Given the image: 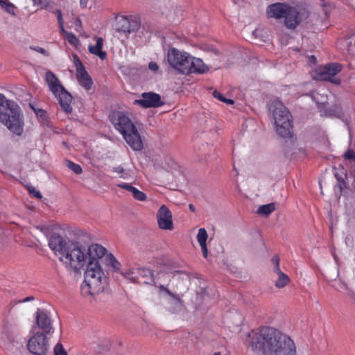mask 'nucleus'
I'll use <instances>...</instances> for the list:
<instances>
[{"label":"nucleus","instance_id":"1","mask_svg":"<svg viewBox=\"0 0 355 355\" xmlns=\"http://www.w3.org/2000/svg\"><path fill=\"white\" fill-rule=\"evenodd\" d=\"M252 346L262 351L263 355H297L294 341L277 329L262 327Z\"/></svg>","mask_w":355,"mask_h":355},{"label":"nucleus","instance_id":"2","mask_svg":"<svg viewBox=\"0 0 355 355\" xmlns=\"http://www.w3.org/2000/svg\"><path fill=\"white\" fill-rule=\"evenodd\" d=\"M48 245L67 268L79 271L86 262V255L78 243L67 241L62 235L52 233L48 239Z\"/></svg>","mask_w":355,"mask_h":355},{"label":"nucleus","instance_id":"3","mask_svg":"<svg viewBox=\"0 0 355 355\" xmlns=\"http://www.w3.org/2000/svg\"><path fill=\"white\" fill-rule=\"evenodd\" d=\"M167 62L171 67L184 75L202 74L208 71V67L201 59L174 47L168 49Z\"/></svg>","mask_w":355,"mask_h":355},{"label":"nucleus","instance_id":"4","mask_svg":"<svg viewBox=\"0 0 355 355\" xmlns=\"http://www.w3.org/2000/svg\"><path fill=\"white\" fill-rule=\"evenodd\" d=\"M109 119L114 128L122 135L127 144L135 150L143 148L141 136L128 115L121 110H112Z\"/></svg>","mask_w":355,"mask_h":355},{"label":"nucleus","instance_id":"5","mask_svg":"<svg viewBox=\"0 0 355 355\" xmlns=\"http://www.w3.org/2000/svg\"><path fill=\"white\" fill-rule=\"evenodd\" d=\"M0 121L13 134L20 136L23 133L24 121L19 107L2 94H0Z\"/></svg>","mask_w":355,"mask_h":355},{"label":"nucleus","instance_id":"6","mask_svg":"<svg viewBox=\"0 0 355 355\" xmlns=\"http://www.w3.org/2000/svg\"><path fill=\"white\" fill-rule=\"evenodd\" d=\"M124 275L132 282L153 285L157 287L160 295L164 293L172 298L176 309H180L182 307L183 302L180 295L171 292L167 287L158 284L151 270L146 268H136L129 270Z\"/></svg>","mask_w":355,"mask_h":355},{"label":"nucleus","instance_id":"7","mask_svg":"<svg viewBox=\"0 0 355 355\" xmlns=\"http://www.w3.org/2000/svg\"><path fill=\"white\" fill-rule=\"evenodd\" d=\"M104 272L98 261H89L81 284V294L84 297L94 295L103 290Z\"/></svg>","mask_w":355,"mask_h":355},{"label":"nucleus","instance_id":"8","mask_svg":"<svg viewBox=\"0 0 355 355\" xmlns=\"http://www.w3.org/2000/svg\"><path fill=\"white\" fill-rule=\"evenodd\" d=\"M270 111L276 127V131L282 137H289L292 133L291 115L288 110L279 100H274L270 105Z\"/></svg>","mask_w":355,"mask_h":355},{"label":"nucleus","instance_id":"9","mask_svg":"<svg viewBox=\"0 0 355 355\" xmlns=\"http://www.w3.org/2000/svg\"><path fill=\"white\" fill-rule=\"evenodd\" d=\"M45 79L49 90L58 100L62 110L67 114L71 113L73 111L71 105L73 100L71 94L66 90L53 72L50 71H47L46 73Z\"/></svg>","mask_w":355,"mask_h":355},{"label":"nucleus","instance_id":"10","mask_svg":"<svg viewBox=\"0 0 355 355\" xmlns=\"http://www.w3.org/2000/svg\"><path fill=\"white\" fill-rule=\"evenodd\" d=\"M46 336V334L39 331L33 334L28 342V351L35 355H45L49 349Z\"/></svg>","mask_w":355,"mask_h":355},{"label":"nucleus","instance_id":"11","mask_svg":"<svg viewBox=\"0 0 355 355\" xmlns=\"http://www.w3.org/2000/svg\"><path fill=\"white\" fill-rule=\"evenodd\" d=\"M342 69V65L332 62L321 67L315 72L314 78L319 80H327L335 85H339L340 80L336 77V75Z\"/></svg>","mask_w":355,"mask_h":355},{"label":"nucleus","instance_id":"12","mask_svg":"<svg viewBox=\"0 0 355 355\" xmlns=\"http://www.w3.org/2000/svg\"><path fill=\"white\" fill-rule=\"evenodd\" d=\"M73 62L76 67V78L78 83L86 90L90 89L93 85V80L86 71L81 60L76 55H73Z\"/></svg>","mask_w":355,"mask_h":355},{"label":"nucleus","instance_id":"13","mask_svg":"<svg viewBox=\"0 0 355 355\" xmlns=\"http://www.w3.org/2000/svg\"><path fill=\"white\" fill-rule=\"evenodd\" d=\"M164 104L159 94L149 92L141 94V98L134 101V105H140L143 108L159 107Z\"/></svg>","mask_w":355,"mask_h":355},{"label":"nucleus","instance_id":"14","mask_svg":"<svg viewBox=\"0 0 355 355\" xmlns=\"http://www.w3.org/2000/svg\"><path fill=\"white\" fill-rule=\"evenodd\" d=\"M158 226L164 230H172L173 229L172 213L164 205H162L157 213Z\"/></svg>","mask_w":355,"mask_h":355},{"label":"nucleus","instance_id":"15","mask_svg":"<svg viewBox=\"0 0 355 355\" xmlns=\"http://www.w3.org/2000/svg\"><path fill=\"white\" fill-rule=\"evenodd\" d=\"M36 323L38 328L42 331V333L46 335L53 333L52 320L46 311L37 309L36 312Z\"/></svg>","mask_w":355,"mask_h":355},{"label":"nucleus","instance_id":"16","mask_svg":"<svg viewBox=\"0 0 355 355\" xmlns=\"http://www.w3.org/2000/svg\"><path fill=\"white\" fill-rule=\"evenodd\" d=\"M140 24L138 20L132 17H121L118 19L117 31L124 33L130 34L139 29Z\"/></svg>","mask_w":355,"mask_h":355},{"label":"nucleus","instance_id":"17","mask_svg":"<svg viewBox=\"0 0 355 355\" xmlns=\"http://www.w3.org/2000/svg\"><path fill=\"white\" fill-rule=\"evenodd\" d=\"M271 261L274 264L273 271L277 275V279L275 282V286L278 288L285 287L290 282V278L280 270L279 258L275 255L272 258Z\"/></svg>","mask_w":355,"mask_h":355},{"label":"nucleus","instance_id":"18","mask_svg":"<svg viewBox=\"0 0 355 355\" xmlns=\"http://www.w3.org/2000/svg\"><path fill=\"white\" fill-rule=\"evenodd\" d=\"M107 250L99 244H92L89 246L86 255V260L89 261H98L106 254Z\"/></svg>","mask_w":355,"mask_h":355},{"label":"nucleus","instance_id":"19","mask_svg":"<svg viewBox=\"0 0 355 355\" xmlns=\"http://www.w3.org/2000/svg\"><path fill=\"white\" fill-rule=\"evenodd\" d=\"M287 10H289V6L285 3H275L268 7L267 15L269 18L281 19L284 17Z\"/></svg>","mask_w":355,"mask_h":355},{"label":"nucleus","instance_id":"20","mask_svg":"<svg viewBox=\"0 0 355 355\" xmlns=\"http://www.w3.org/2000/svg\"><path fill=\"white\" fill-rule=\"evenodd\" d=\"M285 17V25L287 28L293 29L300 22L299 12L295 8L289 6V10L286 11Z\"/></svg>","mask_w":355,"mask_h":355},{"label":"nucleus","instance_id":"21","mask_svg":"<svg viewBox=\"0 0 355 355\" xmlns=\"http://www.w3.org/2000/svg\"><path fill=\"white\" fill-rule=\"evenodd\" d=\"M330 286L340 293H347L349 297L355 300L354 292L352 289L349 288L347 284L340 279H334L330 283Z\"/></svg>","mask_w":355,"mask_h":355},{"label":"nucleus","instance_id":"22","mask_svg":"<svg viewBox=\"0 0 355 355\" xmlns=\"http://www.w3.org/2000/svg\"><path fill=\"white\" fill-rule=\"evenodd\" d=\"M103 45V40L102 37H98L96 43L94 46L89 45L88 47L89 51L96 56H98L100 59L105 60L107 57L105 51H102Z\"/></svg>","mask_w":355,"mask_h":355},{"label":"nucleus","instance_id":"23","mask_svg":"<svg viewBox=\"0 0 355 355\" xmlns=\"http://www.w3.org/2000/svg\"><path fill=\"white\" fill-rule=\"evenodd\" d=\"M320 114L321 116L340 118L343 116L342 108L340 105L337 104L331 107H328L327 105L324 109V105H322Z\"/></svg>","mask_w":355,"mask_h":355},{"label":"nucleus","instance_id":"24","mask_svg":"<svg viewBox=\"0 0 355 355\" xmlns=\"http://www.w3.org/2000/svg\"><path fill=\"white\" fill-rule=\"evenodd\" d=\"M311 97L318 105V109L321 112L322 105H324V109L327 107V95L320 94L319 92H313L311 93Z\"/></svg>","mask_w":355,"mask_h":355},{"label":"nucleus","instance_id":"25","mask_svg":"<svg viewBox=\"0 0 355 355\" xmlns=\"http://www.w3.org/2000/svg\"><path fill=\"white\" fill-rule=\"evenodd\" d=\"M105 264L108 266L113 268L115 270H119L120 268V263L117 261V259L114 257V256L110 253L107 254L105 256Z\"/></svg>","mask_w":355,"mask_h":355},{"label":"nucleus","instance_id":"26","mask_svg":"<svg viewBox=\"0 0 355 355\" xmlns=\"http://www.w3.org/2000/svg\"><path fill=\"white\" fill-rule=\"evenodd\" d=\"M275 209L274 203H269L259 207L257 213L260 215L267 216L271 214Z\"/></svg>","mask_w":355,"mask_h":355},{"label":"nucleus","instance_id":"27","mask_svg":"<svg viewBox=\"0 0 355 355\" xmlns=\"http://www.w3.org/2000/svg\"><path fill=\"white\" fill-rule=\"evenodd\" d=\"M0 6L2 9L6 11L8 13L15 15L16 7L14 4L8 1V0H0Z\"/></svg>","mask_w":355,"mask_h":355},{"label":"nucleus","instance_id":"28","mask_svg":"<svg viewBox=\"0 0 355 355\" xmlns=\"http://www.w3.org/2000/svg\"><path fill=\"white\" fill-rule=\"evenodd\" d=\"M112 171L120 175V178L124 180L129 179L130 178V173L129 171L125 170L121 166H114L112 168Z\"/></svg>","mask_w":355,"mask_h":355},{"label":"nucleus","instance_id":"29","mask_svg":"<svg viewBox=\"0 0 355 355\" xmlns=\"http://www.w3.org/2000/svg\"><path fill=\"white\" fill-rule=\"evenodd\" d=\"M37 117L40 120L42 123L46 124L48 123V114L46 112L40 108L33 107Z\"/></svg>","mask_w":355,"mask_h":355},{"label":"nucleus","instance_id":"30","mask_svg":"<svg viewBox=\"0 0 355 355\" xmlns=\"http://www.w3.org/2000/svg\"><path fill=\"white\" fill-rule=\"evenodd\" d=\"M207 233L205 228H200L197 234V240L200 245L207 244Z\"/></svg>","mask_w":355,"mask_h":355},{"label":"nucleus","instance_id":"31","mask_svg":"<svg viewBox=\"0 0 355 355\" xmlns=\"http://www.w3.org/2000/svg\"><path fill=\"white\" fill-rule=\"evenodd\" d=\"M64 34L65 39L68 41L69 44L71 45L76 46L78 44V40L77 37L72 33L67 32L64 30V31H61Z\"/></svg>","mask_w":355,"mask_h":355},{"label":"nucleus","instance_id":"32","mask_svg":"<svg viewBox=\"0 0 355 355\" xmlns=\"http://www.w3.org/2000/svg\"><path fill=\"white\" fill-rule=\"evenodd\" d=\"M67 166L76 174H80L83 171L81 166L70 160L67 161Z\"/></svg>","mask_w":355,"mask_h":355},{"label":"nucleus","instance_id":"33","mask_svg":"<svg viewBox=\"0 0 355 355\" xmlns=\"http://www.w3.org/2000/svg\"><path fill=\"white\" fill-rule=\"evenodd\" d=\"M213 96L215 98L220 101L221 102L225 103L228 105H232L234 103L233 100L226 98L225 97L223 96V95L220 92H219L216 90L214 92Z\"/></svg>","mask_w":355,"mask_h":355},{"label":"nucleus","instance_id":"34","mask_svg":"<svg viewBox=\"0 0 355 355\" xmlns=\"http://www.w3.org/2000/svg\"><path fill=\"white\" fill-rule=\"evenodd\" d=\"M132 195L135 200L141 202H144L147 199L146 195L143 191H139L137 188L135 189Z\"/></svg>","mask_w":355,"mask_h":355},{"label":"nucleus","instance_id":"35","mask_svg":"<svg viewBox=\"0 0 355 355\" xmlns=\"http://www.w3.org/2000/svg\"><path fill=\"white\" fill-rule=\"evenodd\" d=\"M34 6H40L41 8L49 9L51 2L49 0H32Z\"/></svg>","mask_w":355,"mask_h":355},{"label":"nucleus","instance_id":"36","mask_svg":"<svg viewBox=\"0 0 355 355\" xmlns=\"http://www.w3.org/2000/svg\"><path fill=\"white\" fill-rule=\"evenodd\" d=\"M55 13L57 15L58 21L59 24V28L60 29V31H64V21L62 18V11L60 9H57L55 10Z\"/></svg>","mask_w":355,"mask_h":355},{"label":"nucleus","instance_id":"37","mask_svg":"<svg viewBox=\"0 0 355 355\" xmlns=\"http://www.w3.org/2000/svg\"><path fill=\"white\" fill-rule=\"evenodd\" d=\"M117 187L123 189H125L126 191L130 192L131 193H133L136 187L132 186L131 184L125 182H122L117 184Z\"/></svg>","mask_w":355,"mask_h":355},{"label":"nucleus","instance_id":"38","mask_svg":"<svg viewBox=\"0 0 355 355\" xmlns=\"http://www.w3.org/2000/svg\"><path fill=\"white\" fill-rule=\"evenodd\" d=\"M55 355H67V352L61 345H56L54 349Z\"/></svg>","mask_w":355,"mask_h":355},{"label":"nucleus","instance_id":"39","mask_svg":"<svg viewBox=\"0 0 355 355\" xmlns=\"http://www.w3.org/2000/svg\"><path fill=\"white\" fill-rule=\"evenodd\" d=\"M31 49H33V51H37L45 56H48L49 55V53L48 52L43 48L42 47H40V46H31Z\"/></svg>","mask_w":355,"mask_h":355},{"label":"nucleus","instance_id":"40","mask_svg":"<svg viewBox=\"0 0 355 355\" xmlns=\"http://www.w3.org/2000/svg\"><path fill=\"white\" fill-rule=\"evenodd\" d=\"M345 157L349 159H354L355 152L352 150H348L345 154Z\"/></svg>","mask_w":355,"mask_h":355},{"label":"nucleus","instance_id":"41","mask_svg":"<svg viewBox=\"0 0 355 355\" xmlns=\"http://www.w3.org/2000/svg\"><path fill=\"white\" fill-rule=\"evenodd\" d=\"M29 191L32 193L35 197L38 199L42 198V196L38 190H36L35 188L29 189Z\"/></svg>","mask_w":355,"mask_h":355},{"label":"nucleus","instance_id":"42","mask_svg":"<svg viewBox=\"0 0 355 355\" xmlns=\"http://www.w3.org/2000/svg\"><path fill=\"white\" fill-rule=\"evenodd\" d=\"M148 68L149 69H150L151 71H154V72H156L158 71L159 69V66L158 64L155 62H150L148 64Z\"/></svg>","mask_w":355,"mask_h":355},{"label":"nucleus","instance_id":"43","mask_svg":"<svg viewBox=\"0 0 355 355\" xmlns=\"http://www.w3.org/2000/svg\"><path fill=\"white\" fill-rule=\"evenodd\" d=\"M200 247H201V250H202V252L203 257L205 258H207V254H208V250H207V244H204L202 245H200Z\"/></svg>","mask_w":355,"mask_h":355},{"label":"nucleus","instance_id":"44","mask_svg":"<svg viewBox=\"0 0 355 355\" xmlns=\"http://www.w3.org/2000/svg\"><path fill=\"white\" fill-rule=\"evenodd\" d=\"M33 297L29 296L19 301V303H25L33 300Z\"/></svg>","mask_w":355,"mask_h":355},{"label":"nucleus","instance_id":"45","mask_svg":"<svg viewBox=\"0 0 355 355\" xmlns=\"http://www.w3.org/2000/svg\"><path fill=\"white\" fill-rule=\"evenodd\" d=\"M346 125H347V128L348 131H349V137H351L352 128H351V126L349 125V124L347 122H346Z\"/></svg>","mask_w":355,"mask_h":355},{"label":"nucleus","instance_id":"46","mask_svg":"<svg viewBox=\"0 0 355 355\" xmlns=\"http://www.w3.org/2000/svg\"><path fill=\"white\" fill-rule=\"evenodd\" d=\"M189 209H190L191 211H195V207H194V206H193V205L190 204V205H189Z\"/></svg>","mask_w":355,"mask_h":355},{"label":"nucleus","instance_id":"47","mask_svg":"<svg viewBox=\"0 0 355 355\" xmlns=\"http://www.w3.org/2000/svg\"><path fill=\"white\" fill-rule=\"evenodd\" d=\"M311 60H312L313 62H315V60H316L315 57V56H313V55L311 56Z\"/></svg>","mask_w":355,"mask_h":355}]
</instances>
